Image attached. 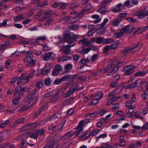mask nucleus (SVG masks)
Instances as JSON below:
<instances>
[{"label": "nucleus", "instance_id": "5fc2aeb1", "mask_svg": "<svg viewBox=\"0 0 148 148\" xmlns=\"http://www.w3.org/2000/svg\"><path fill=\"white\" fill-rule=\"evenodd\" d=\"M8 21L7 19H5L3 21L2 23H0V27H5L7 24V22Z\"/></svg>", "mask_w": 148, "mask_h": 148}, {"label": "nucleus", "instance_id": "7ed1b4c3", "mask_svg": "<svg viewBox=\"0 0 148 148\" xmlns=\"http://www.w3.org/2000/svg\"><path fill=\"white\" fill-rule=\"evenodd\" d=\"M140 42H137L133 44L129 48L125 49L122 51V53L124 55L128 53H130L136 51L139 49L140 47Z\"/></svg>", "mask_w": 148, "mask_h": 148}, {"label": "nucleus", "instance_id": "9b49d317", "mask_svg": "<svg viewBox=\"0 0 148 148\" xmlns=\"http://www.w3.org/2000/svg\"><path fill=\"white\" fill-rule=\"evenodd\" d=\"M52 97L49 100V102H54L56 101L60 97L59 95V92H57L54 94L53 95L51 96Z\"/></svg>", "mask_w": 148, "mask_h": 148}, {"label": "nucleus", "instance_id": "f03ea898", "mask_svg": "<svg viewBox=\"0 0 148 148\" xmlns=\"http://www.w3.org/2000/svg\"><path fill=\"white\" fill-rule=\"evenodd\" d=\"M23 52L26 53V57L24 60V62L25 63H28L27 66L29 67H31L34 65L36 61L33 59V55L31 51H28L27 52L25 51H21V53H22Z\"/></svg>", "mask_w": 148, "mask_h": 148}, {"label": "nucleus", "instance_id": "864d4df0", "mask_svg": "<svg viewBox=\"0 0 148 148\" xmlns=\"http://www.w3.org/2000/svg\"><path fill=\"white\" fill-rule=\"evenodd\" d=\"M99 100L97 99H94L91 102L90 105L88 106H90L93 105H95L97 104L99 102Z\"/></svg>", "mask_w": 148, "mask_h": 148}, {"label": "nucleus", "instance_id": "3c124183", "mask_svg": "<svg viewBox=\"0 0 148 148\" xmlns=\"http://www.w3.org/2000/svg\"><path fill=\"white\" fill-rule=\"evenodd\" d=\"M30 130L29 127L28 126V124L24 126L21 128V130H22L23 131H26Z\"/></svg>", "mask_w": 148, "mask_h": 148}, {"label": "nucleus", "instance_id": "9d476101", "mask_svg": "<svg viewBox=\"0 0 148 148\" xmlns=\"http://www.w3.org/2000/svg\"><path fill=\"white\" fill-rule=\"evenodd\" d=\"M84 124V121L83 120L81 121L79 123L78 126L75 128V129L77 130L75 133V135L76 136H78L81 132L83 130V124Z\"/></svg>", "mask_w": 148, "mask_h": 148}, {"label": "nucleus", "instance_id": "4be33fe9", "mask_svg": "<svg viewBox=\"0 0 148 148\" xmlns=\"http://www.w3.org/2000/svg\"><path fill=\"white\" fill-rule=\"evenodd\" d=\"M17 87L18 88L19 91L29 92L30 91V89L28 88L22 87L20 86H18Z\"/></svg>", "mask_w": 148, "mask_h": 148}, {"label": "nucleus", "instance_id": "f257e3e1", "mask_svg": "<svg viewBox=\"0 0 148 148\" xmlns=\"http://www.w3.org/2000/svg\"><path fill=\"white\" fill-rule=\"evenodd\" d=\"M79 38V36L77 35H71L70 34L67 33L64 36V39L66 40L65 42H68L69 44L66 45L62 46L61 47V49L60 51L63 50V52L65 54L67 55L69 54L71 52V47L74 46L75 44L71 45V43L76 41V40Z\"/></svg>", "mask_w": 148, "mask_h": 148}, {"label": "nucleus", "instance_id": "6ab92c4d", "mask_svg": "<svg viewBox=\"0 0 148 148\" xmlns=\"http://www.w3.org/2000/svg\"><path fill=\"white\" fill-rule=\"evenodd\" d=\"M54 142L53 141H51L49 143L44 147L42 148H54Z\"/></svg>", "mask_w": 148, "mask_h": 148}, {"label": "nucleus", "instance_id": "6e6552de", "mask_svg": "<svg viewBox=\"0 0 148 148\" xmlns=\"http://www.w3.org/2000/svg\"><path fill=\"white\" fill-rule=\"evenodd\" d=\"M123 84H121L118 87L116 88L113 91L111 92L108 95V97L116 95L119 93L123 89Z\"/></svg>", "mask_w": 148, "mask_h": 148}, {"label": "nucleus", "instance_id": "2eb2a0df", "mask_svg": "<svg viewBox=\"0 0 148 148\" xmlns=\"http://www.w3.org/2000/svg\"><path fill=\"white\" fill-rule=\"evenodd\" d=\"M53 54L52 52H48L45 53L43 56V59L46 61H49L51 58Z\"/></svg>", "mask_w": 148, "mask_h": 148}, {"label": "nucleus", "instance_id": "a211bd4d", "mask_svg": "<svg viewBox=\"0 0 148 148\" xmlns=\"http://www.w3.org/2000/svg\"><path fill=\"white\" fill-rule=\"evenodd\" d=\"M74 133V132L73 131L67 133L63 136L64 140H65L73 136Z\"/></svg>", "mask_w": 148, "mask_h": 148}, {"label": "nucleus", "instance_id": "f3484780", "mask_svg": "<svg viewBox=\"0 0 148 148\" xmlns=\"http://www.w3.org/2000/svg\"><path fill=\"white\" fill-rule=\"evenodd\" d=\"M24 19L23 15L22 14H20L15 16L14 18V21L16 22L18 21H21Z\"/></svg>", "mask_w": 148, "mask_h": 148}, {"label": "nucleus", "instance_id": "39448f33", "mask_svg": "<svg viewBox=\"0 0 148 148\" xmlns=\"http://www.w3.org/2000/svg\"><path fill=\"white\" fill-rule=\"evenodd\" d=\"M78 85L77 83L75 82L72 86L69 88L67 92L63 95V98H66L70 97L71 95L73 94L75 91L77 90L78 89H77V87Z\"/></svg>", "mask_w": 148, "mask_h": 148}, {"label": "nucleus", "instance_id": "c85d7f7f", "mask_svg": "<svg viewBox=\"0 0 148 148\" xmlns=\"http://www.w3.org/2000/svg\"><path fill=\"white\" fill-rule=\"evenodd\" d=\"M71 75H66L62 77L63 81H67L70 79V77L72 76Z\"/></svg>", "mask_w": 148, "mask_h": 148}, {"label": "nucleus", "instance_id": "bf43d9fd", "mask_svg": "<svg viewBox=\"0 0 148 148\" xmlns=\"http://www.w3.org/2000/svg\"><path fill=\"white\" fill-rule=\"evenodd\" d=\"M87 42L86 39H84L82 40H79V43L82 45H86V42Z\"/></svg>", "mask_w": 148, "mask_h": 148}, {"label": "nucleus", "instance_id": "603ef678", "mask_svg": "<svg viewBox=\"0 0 148 148\" xmlns=\"http://www.w3.org/2000/svg\"><path fill=\"white\" fill-rule=\"evenodd\" d=\"M85 11L83 9L78 14V15L77 16V18H81L82 16H83L84 14V12Z\"/></svg>", "mask_w": 148, "mask_h": 148}, {"label": "nucleus", "instance_id": "72a5a7b5", "mask_svg": "<svg viewBox=\"0 0 148 148\" xmlns=\"http://www.w3.org/2000/svg\"><path fill=\"white\" fill-rule=\"evenodd\" d=\"M45 11L43 10H41L38 12L36 15H35V17L36 18H39L42 14H44Z\"/></svg>", "mask_w": 148, "mask_h": 148}, {"label": "nucleus", "instance_id": "b1692460", "mask_svg": "<svg viewBox=\"0 0 148 148\" xmlns=\"http://www.w3.org/2000/svg\"><path fill=\"white\" fill-rule=\"evenodd\" d=\"M114 65V62H111L109 65H108L107 67L104 69V73H106L110 70L112 67L113 65Z\"/></svg>", "mask_w": 148, "mask_h": 148}, {"label": "nucleus", "instance_id": "0eeeda50", "mask_svg": "<svg viewBox=\"0 0 148 148\" xmlns=\"http://www.w3.org/2000/svg\"><path fill=\"white\" fill-rule=\"evenodd\" d=\"M145 84V86H147V82L145 81H142L140 79L137 80L136 82L132 83L130 84V88H134L137 86H141V84Z\"/></svg>", "mask_w": 148, "mask_h": 148}, {"label": "nucleus", "instance_id": "dca6fc26", "mask_svg": "<svg viewBox=\"0 0 148 148\" xmlns=\"http://www.w3.org/2000/svg\"><path fill=\"white\" fill-rule=\"evenodd\" d=\"M39 96H36L34 98L31 99L29 102L27 103V105L29 107H30L34 104L38 98Z\"/></svg>", "mask_w": 148, "mask_h": 148}, {"label": "nucleus", "instance_id": "bb28decb", "mask_svg": "<svg viewBox=\"0 0 148 148\" xmlns=\"http://www.w3.org/2000/svg\"><path fill=\"white\" fill-rule=\"evenodd\" d=\"M120 33L116 32L114 34V36L116 38H120L122 37L124 35V33L121 31V29L120 31Z\"/></svg>", "mask_w": 148, "mask_h": 148}, {"label": "nucleus", "instance_id": "de8ad7c7", "mask_svg": "<svg viewBox=\"0 0 148 148\" xmlns=\"http://www.w3.org/2000/svg\"><path fill=\"white\" fill-rule=\"evenodd\" d=\"M10 121L8 119L6 121H4L2 120L0 121L1 124L2 125H6L10 123Z\"/></svg>", "mask_w": 148, "mask_h": 148}, {"label": "nucleus", "instance_id": "7c9ffc66", "mask_svg": "<svg viewBox=\"0 0 148 148\" xmlns=\"http://www.w3.org/2000/svg\"><path fill=\"white\" fill-rule=\"evenodd\" d=\"M103 94L101 92H99L95 95L96 99L99 100L101 99L103 96Z\"/></svg>", "mask_w": 148, "mask_h": 148}, {"label": "nucleus", "instance_id": "c9c22d12", "mask_svg": "<svg viewBox=\"0 0 148 148\" xmlns=\"http://www.w3.org/2000/svg\"><path fill=\"white\" fill-rule=\"evenodd\" d=\"M112 0H104L101 2V5L102 8H104L107 3H110Z\"/></svg>", "mask_w": 148, "mask_h": 148}, {"label": "nucleus", "instance_id": "a19ab883", "mask_svg": "<svg viewBox=\"0 0 148 148\" xmlns=\"http://www.w3.org/2000/svg\"><path fill=\"white\" fill-rule=\"evenodd\" d=\"M37 89H35L33 91L31 92L28 95V97L31 98L33 97L34 96L38 91Z\"/></svg>", "mask_w": 148, "mask_h": 148}, {"label": "nucleus", "instance_id": "49530a36", "mask_svg": "<svg viewBox=\"0 0 148 148\" xmlns=\"http://www.w3.org/2000/svg\"><path fill=\"white\" fill-rule=\"evenodd\" d=\"M25 120V119L24 118H21L16 120L15 121L16 123L17 124H21L23 123Z\"/></svg>", "mask_w": 148, "mask_h": 148}, {"label": "nucleus", "instance_id": "052dcab7", "mask_svg": "<svg viewBox=\"0 0 148 148\" xmlns=\"http://www.w3.org/2000/svg\"><path fill=\"white\" fill-rule=\"evenodd\" d=\"M63 136H59L56 137L54 139L56 141H59L62 140H64Z\"/></svg>", "mask_w": 148, "mask_h": 148}, {"label": "nucleus", "instance_id": "69168bd1", "mask_svg": "<svg viewBox=\"0 0 148 148\" xmlns=\"http://www.w3.org/2000/svg\"><path fill=\"white\" fill-rule=\"evenodd\" d=\"M98 56L97 54H95L93 55L92 57H90L92 61L93 62L95 61L97 58Z\"/></svg>", "mask_w": 148, "mask_h": 148}, {"label": "nucleus", "instance_id": "37998d69", "mask_svg": "<svg viewBox=\"0 0 148 148\" xmlns=\"http://www.w3.org/2000/svg\"><path fill=\"white\" fill-rule=\"evenodd\" d=\"M124 5L125 6H127L129 8L133 6V4H132L131 1L130 0L127 1L124 3Z\"/></svg>", "mask_w": 148, "mask_h": 148}, {"label": "nucleus", "instance_id": "cd10ccee", "mask_svg": "<svg viewBox=\"0 0 148 148\" xmlns=\"http://www.w3.org/2000/svg\"><path fill=\"white\" fill-rule=\"evenodd\" d=\"M147 73L146 71H139L137 72L135 74V75L136 77L138 76H143L145 75Z\"/></svg>", "mask_w": 148, "mask_h": 148}, {"label": "nucleus", "instance_id": "473e14b6", "mask_svg": "<svg viewBox=\"0 0 148 148\" xmlns=\"http://www.w3.org/2000/svg\"><path fill=\"white\" fill-rule=\"evenodd\" d=\"M114 40L112 38H106L105 39L104 38L103 44H106L111 43Z\"/></svg>", "mask_w": 148, "mask_h": 148}, {"label": "nucleus", "instance_id": "e2e57ef3", "mask_svg": "<svg viewBox=\"0 0 148 148\" xmlns=\"http://www.w3.org/2000/svg\"><path fill=\"white\" fill-rule=\"evenodd\" d=\"M107 134H101L99 136H98L96 139V140H97V139H100L101 138H104L107 136Z\"/></svg>", "mask_w": 148, "mask_h": 148}, {"label": "nucleus", "instance_id": "4c0bfd02", "mask_svg": "<svg viewBox=\"0 0 148 148\" xmlns=\"http://www.w3.org/2000/svg\"><path fill=\"white\" fill-rule=\"evenodd\" d=\"M37 122H35L28 124V126L29 127L30 129H33L35 128L38 125Z\"/></svg>", "mask_w": 148, "mask_h": 148}, {"label": "nucleus", "instance_id": "2f4dec72", "mask_svg": "<svg viewBox=\"0 0 148 148\" xmlns=\"http://www.w3.org/2000/svg\"><path fill=\"white\" fill-rule=\"evenodd\" d=\"M100 29L95 28L93 29L90 30L87 33V35L88 36H90L95 33L96 31H98Z\"/></svg>", "mask_w": 148, "mask_h": 148}, {"label": "nucleus", "instance_id": "ddd939ff", "mask_svg": "<svg viewBox=\"0 0 148 148\" xmlns=\"http://www.w3.org/2000/svg\"><path fill=\"white\" fill-rule=\"evenodd\" d=\"M51 68V65L49 64L46 65L42 72V74L45 75L49 73Z\"/></svg>", "mask_w": 148, "mask_h": 148}, {"label": "nucleus", "instance_id": "774afa93", "mask_svg": "<svg viewBox=\"0 0 148 148\" xmlns=\"http://www.w3.org/2000/svg\"><path fill=\"white\" fill-rule=\"evenodd\" d=\"M148 129V123H146L142 127V130L144 131Z\"/></svg>", "mask_w": 148, "mask_h": 148}, {"label": "nucleus", "instance_id": "412c9836", "mask_svg": "<svg viewBox=\"0 0 148 148\" xmlns=\"http://www.w3.org/2000/svg\"><path fill=\"white\" fill-rule=\"evenodd\" d=\"M137 15L138 16V17L140 19H142L144 16H146L143 10L137 12Z\"/></svg>", "mask_w": 148, "mask_h": 148}, {"label": "nucleus", "instance_id": "20e7f679", "mask_svg": "<svg viewBox=\"0 0 148 148\" xmlns=\"http://www.w3.org/2000/svg\"><path fill=\"white\" fill-rule=\"evenodd\" d=\"M21 99V98L18 96L16 97L14 99L12 100V103L13 105L9 107V109L7 110V111L8 114L13 113L15 110L18 108L17 106L15 107V106L17 105L18 103Z\"/></svg>", "mask_w": 148, "mask_h": 148}, {"label": "nucleus", "instance_id": "0e129e2a", "mask_svg": "<svg viewBox=\"0 0 148 148\" xmlns=\"http://www.w3.org/2000/svg\"><path fill=\"white\" fill-rule=\"evenodd\" d=\"M71 27L73 30L76 31L77 30L79 27L77 25H71Z\"/></svg>", "mask_w": 148, "mask_h": 148}, {"label": "nucleus", "instance_id": "393cba45", "mask_svg": "<svg viewBox=\"0 0 148 148\" xmlns=\"http://www.w3.org/2000/svg\"><path fill=\"white\" fill-rule=\"evenodd\" d=\"M36 132L37 135L41 136L45 133V130L44 129H40L37 130Z\"/></svg>", "mask_w": 148, "mask_h": 148}, {"label": "nucleus", "instance_id": "c756f323", "mask_svg": "<svg viewBox=\"0 0 148 148\" xmlns=\"http://www.w3.org/2000/svg\"><path fill=\"white\" fill-rule=\"evenodd\" d=\"M95 40V38H93L89 40V41L86 42V45L88 46H89L92 45L94 41Z\"/></svg>", "mask_w": 148, "mask_h": 148}, {"label": "nucleus", "instance_id": "a878e982", "mask_svg": "<svg viewBox=\"0 0 148 148\" xmlns=\"http://www.w3.org/2000/svg\"><path fill=\"white\" fill-rule=\"evenodd\" d=\"M119 68L117 67H114L112 71L109 73L108 74V76H110L116 73L118 71Z\"/></svg>", "mask_w": 148, "mask_h": 148}, {"label": "nucleus", "instance_id": "79ce46f5", "mask_svg": "<svg viewBox=\"0 0 148 148\" xmlns=\"http://www.w3.org/2000/svg\"><path fill=\"white\" fill-rule=\"evenodd\" d=\"M43 86V83L40 81L37 82L36 84V87L39 89L42 88Z\"/></svg>", "mask_w": 148, "mask_h": 148}, {"label": "nucleus", "instance_id": "c03bdc74", "mask_svg": "<svg viewBox=\"0 0 148 148\" xmlns=\"http://www.w3.org/2000/svg\"><path fill=\"white\" fill-rule=\"evenodd\" d=\"M62 81V78L59 79H56L55 80L54 82L53 83V84L58 85L60 84Z\"/></svg>", "mask_w": 148, "mask_h": 148}, {"label": "nucleus", "instance_id": "6e6d98bb", "mask_svg": "<svg viewBox=\"0 0 148 148\" xmlns=\"http://www.w3.org/2000/svg\"><path fill=\"white\" fill-rule=\"evenodd\" d=\"M57 126V125H54L53 124H52L49 126L48 130H53Z\"/></svg>", "mask_w": 148, "mask_h": 148}, {"label": "nucleus", "instance_id": "aec40b11", "mask_svg": "<svg viewBox=\"0 0 148 148\" xmlns=\"http://www.w3.org/2000/svg\"><path fill=\"white\" fill-rule=\"evenodd\" d=\"M133 32V35H134L136 33L138 34H141L143 32V31L140 27H138L137 28L134 27Z\"/></svg>", "mask_w": 148, "mask_h": 148}, {"label": "nucleus", "instance_id": "f8f14e48", "mask_svg": "<svg viewBox=\"0 0 148 148\" xmlns=\"http://www.w3.org/2000/svg\"><path fill=\"white\" fill-rule=\"evenodd\" d=\"M44 13V14L46 15L43 16L40 18L39 19L40 21H43L45 19L48 18L50 17L52 14V12L51 11H48L47 12L45 11Z\"/></svg>", "mask_w": 148, "mask_h": 148}, {"label": "nucleus", "instance_id": "f704fd0d", "mask_svg": "<svg viewBox=\"0 0 148 148\" xmlns=\"http://www.w3.org/2000/svg\"><path fill=\"white\" fill-rule=\"evenodd\" d=\"M97 113H98L97 112H95L91 113H88L86 114V116L88 118L93 117L96 116Z\"/></svg>", "mask_w": 148, "mask_h": 148}, {"label": "nucleus", "instance_id": "8fccbe9b", "mask_svg": "<svg viewBox=\"0 0 148 148\" xmlns=\"http://www.w3.org/2000/svg\"><path fill=\"white\" fill-rule=\"evenodd\" d=\"M54 69L60 72L62 69V67L61 65L57 64L55 66Z\"/></svg>", "mask_w": 148, "mask_h": 148}, {"label": "nucleus", "instance_id": "58836bf2", "mask_svg": "<svg viewBox=\"0 0 148 148\" xmlns=\"http://www.w3.org/2000/svg\"><path fill=\"white\" fill-rule=\"evenodd\" d=\"M121 19H116L112 21V24L114 26H117L121 22Z\"/></svg>", "mask_w": 148, "mask_h": 148}, {"label": "nucleus", "instance_id": "ea45409f", "mask_svg": "<svg viewBox=\"0 0 148 148\" xmlns=\"http://www.w3.org/2000/svg\"><path fill=\"white\" fill-rule=\"evenodd\" d=\"M26 135L27 134L26 133H23L17 137L16 138V140H21L25 137Z\"/></svg>", "mask_w": 148, "mask_h": 148}, {"label": "nucleus", "instance_id": "4d7b16f0", "mask_svg": "<svg viewBox=\"0 0 148 148\" xmlns=\"http://www.w3.org/2000/svg\"><path fill=\"white\" fill-rule=\"evenodd\" d=\"M111 50L110 46L107 45L103 48V52L106 53Z\"/></svg>", "mask_w": 148, "mask_h": 148}, {"label": "nucleus", "instance_id": "423d86ee", "mask_svg": "<svg viewBox=\"0 0 148 148\" xmlns=\"http://www.w3.org/2000/svg\"><path fill=\"white\" fill-rule=\"evenodd\" d=\"M136 66H134L127 65L123 69V71L125 73V75H128L132 73L134 71V69Z\"/></svg>", "mask_w": 148, "mask_h": 148}, {"label": "nucleus", "instance_id": "e433bc0d", "mask_svg": "<svg viewBox=\"0 0 148 148\" xmlns=\"http://www.w3.org/2000/svg\"><path fill=\"white\" fill-rule=\"evenodd\" d=\"M51 80L49 78H46L44 81L45 84L47 86H50L51 84Z\"/></svg>", "mask_w": 148, "mask_h": 148}, {"label": "nucleus", "instance_id": "4468645a", "mask_svg": "<svg viewBox=\"0 0 148 148\" xmlns=\"http://www.w3.org/2000/svg\"><path fill=\"white\" fill-rule=\"evenodd\" d=\"M72 65L71 64H68L64 65V69L65 70L64 71H62L63 74H64L68 73L69 71V70L71 69L72 68Z\"/></svg>", "mask_w": 148, "mask_h": 148}, {"label": "nucleus", "instance_id": "338daca9", "mask_svg": "<svg viewBox=\"0 0 148 148\" xmlns=\"http://www.w3.org/2000/svg\"><path fill=\"white\" fill-rule=\"evenodd\" d=\"M16 3L19 5H25V3H24L23 1L22 0H16Z\"/></svg>", "mask_w": 148, "mask_h": 148}, {"label": "nucleus", "instance_id": "a18cd8bd", "mask_svg": "<svg viewBox=\"0 0 148 148\" xmlns=\"http://www.w3.org/2000/svg\"><path fill=\"white\" fill-rule=\"evenodd\" d=\"M54 92L53 91L47 92L44 95V97L45 98H47L53 95Z\"/></svg>", "mask_w": 148, "mask_h": 148}, {"label": "nucleus", "instance_id": "5701e85b", "mask_svg": "<svg viewBox=\"0 0 148 148\" xmlns=\"http://www.w3.org/2000/svg\"><path fill=\"white\" fill-rule=\"evenodd\" d=\"M103 37H99L97 38L95 40L96 43L100 44L102 43L103 44Z\"/></svg>", "mask_w": 148, "mask_h": 148}, {"label": "nucleus", "instance_id": "09e8293b", "mask_svg": "<svg viewBox=\"0 0 148 148\" xmlns=\"http://www.w3.org/2000/svg\"><path fill=\"white\" fill-rule=\"evenodd\" d=\"M28 107V106H23L22 108L19 109L18 110V112H21L23 111H26Z\"/></svg>", "mask_w": 148, "mask_h": 148}, {"label": "nucleus", "instance_id": "13d9d810", "mask_svg": "<svg viewBox=\"0 0 148 148\" xmlns=\"http://www.w3.org/2000/svg\"><path fill=\"white\" fill-rule=\"evenodd\" d=\"M127 20L130 23H134L136 21V19L134 18H129L127 19Z\"/></svg>", "mask_w": 148, "mask_h": 148}, {"label": "nucleus", "instance_id": "1a4fd4ad", "mask_svg": "<svg viewBox=\"0 0 148 148\" xmlns=\"http://www.w3.org/2000/svg\"><path fill=\"white\" fill-rule=\"evenodd\" d=\"M134 27L133 25H129L125 26L121 29V32L124 33H129L132 32L134 31Z\"/></svg>", "mask_w": 148, "mask_h": 148}, {"label": "nucleus", "instance_id": "680f3d73", "mask_svg": "<svg viewBox=\"0 0 148 148\" xmlns=\"http://www.w3.org/2000/svg\"><path fill=\"white\" fill-rule=\"evenodd\" d=\"M110 49L111 50L112 49H116L118 47V44L117 43H114L112 44L110 46Z\"/></svg>", "mask_w": 148, "mask_h": 148}]
</instances>
